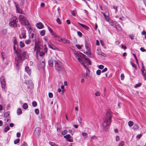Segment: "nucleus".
Instances as JSON below:
<instances>
[{
  "mask_svg": "<svg viewBox=\"0 0 146 146\" xmlns=\"http://www.w3.org/2000/svg\"><path fill=\"white\" fill-rule=\"evenodd\" d=\"M74 54L78 61L86 69V66L84 63L88 64L89 65L91 64V61L89 58H86L87 56L86 55L81 53L80 52H75Z\"/></svg>",
  "mask_w": 146,
  "mask_h": 146,
  "instance_id": "obj_1",
  "label": "nucleus"
},
{
  "mask_svg": "<svg viewBox=\"0 0 146 146\" xmlns=\"http://www.w3.org/2000/svg\"><path fill=\"white\" fill-rule=\"evenodd\" d=\"M14 52L17 55V58H15V64L17 67L18 66L19 63H21L27 58V53L26 51L22 52L21 50L20 49H17Z\"/></svg>",
  "mask_w": 146,
  "mask_h": 146,
  "instance_id": "obj_2",
  "label": "nucleus"
},
{
  "mask_svg": "<svg viewBox=\"0 0 146 146\" xmlns=\"http://www.w3.org/2000/svg\"><path fill=\"white\" fill-rule=\"evenodd\" d=\"M112 115L110 110L107 111L105 119L103 120V126L104 129L106 131L110 126Z\"/></svg>",
  "mask_w": 146,
  "mask_h": 146,
  "instance_id": "obj_3",
  "label": "nucleus"
},
{
  "mask_svg": "<svg viewBox=\"0 0 146 146\" xmlns=\"http://www.w3.org/2000/svg\"><path fill=\"white\" fill-rule=\"evenodd\" d=\"M19 21L21 24L23 26H26L29 24V22L26 17L24 15H21L19 17Z\"/></svg>",
  "mask_w": 146,
  "mask_h": 146,
  "instance_id": "obj_4",
  "label": "nucleus"
},
{
  "mask_svg": "<svg viewBox=\"0 0 146 146\" xmlns=\"http://www.w3.org/2000/svg\"><path fill=\"white\" fill-rule=\"evenodd\" d=\"M55 67L58 72H60L64 70V67L62 63L59 61H55Z\"/></svg>",
  "mask_w": 146,
  "mask_h": 146,
  "instance_id": "obj_5",
  "label": "nucleus"
},
{
  "mask_svg": "<svg viewBox=\"0 0 146 146\" xmlns=\"http://www.w3.org/2000/svg\"><path fill=\"white\" fill-rule=\"evenodd\" d=\"M18 22V20L16 17H13L11 19L9 23L10 26L13 27H16L17 23Z\"/></svg>",
  "mask_w": 146,
  "mask_h": 146,
  "instance_id": "obj_6",
  "label": "nucleus"
},
{
  "mask_svg": "<svg viewBox=\"0 0 146 146\" xmlns=\"http://www.w3.org/2000/svg\"><path fill=\"white\" fill-rule=\"evenodd\" d=\"M24 83L27 85L28 88L30 89H32L33 88L34 85L32 81L31 80L24 82Z\"/></svg>",
  "mask_w": 146,
  "mask_h": 146,
  "instance_id": "obj_7",
  "label": "nucleus"
},
{
  "mask_svg": "<svg viewBox=\"0 0 146 146\" xmlns=\"http://www.w3.org/2000/svg\"><path fill=\"white\" fill-rule=\"evenodd\" d=\"M13 42L14 44L13 46V50L14 51H15L19 49L18 45L17 44V41L16 37H14L13 38Z\"/></svg>",
  "mask_w": 146,
  "mask_h": 146,
  "instance_id": "obj_8",
  "label": "nucleus"
},
{
  "mask_svg": "<svg viewBox=\"0 0 146 146\" xmlns=\"http://www.w3.org/2000/svg\"><path fill=\"white\" fill-rule=\"evenodd\" d=\"M41 132V129L39 127H37L35 128L34 131V133L36 136H38Z\"/></svg>",
  "mask_w": 146,
  "mask_h": 146,
  "instance_id": "obj_9",
  "label": "nucleus"
},
{
  "mask_svg": "<svg viewBox=\"0 0 146 146\" xmlns=\"http://www.w3.org/2000/svg\"><path fill=\"white\" fill-rule=\"evenodd\" d=\"M64 137L66 139L67 141L69 142H72L73 139L69 134H68L64 136Z\"/></svg>",
  "mask_w": 146,
  "mask_h": 146,
  "instance_id": "obj_10",
  "label": "nucleus"
},
{
  "mask_svg": "<svg viewBox=\"0 0 146 146\" xmlns=\"http://www.w3.org/2000/svg\"><path fill=\"white\" fill-rule=\"evenodd\" d=\"M55 61H57L55 60L54 58H52L51 59H50L48 61V65L51 67H52L53 66L54 62L55 63Z\"/></svg>",
  "mask_w": 146,
  "mask_h": 146,
  "instance_id": "obj_11",
  "label": "nucleus"
},
{
  "mask_svg": "<svg viewBox=\"0 0 146 146\" xmlns=\"http://www.w3.org/2000/svg\"><path fill=\"white\" fill-rule=\"evenodd\" d=\"M36 26L39 29H42L44 27L43 25L41 22H39L36 23Z\"/></svg>",
  "mask_w": 146,
  "mask_h": 146,
  "instance_id": "obj_12",
  "label": "nucleus"
},
{
  "mask_svg": "<svg viewBox=\"0 0 146 146\" xmlns=\"http://www.w3.org/2000/svg\"><path fill=\"white\" fill-rule=\"evenodd\" d=\"M29 38L31 39H33L34 37V34L32 31H31L29 33Z\"/></svg>",
  "mask_w": 146,
  "mask_h": 146,
  "instance_id": "obj_13",
  "label": "nucleus"
},
{
  "mask_svg": "<svg viewBox=\"0 0 146 146\" xmlns=\"http://www.w3.org/2000/svg\"><path fill=\"white\" fill-rule=\"evenodd\" d=\"M25 70L27 73L29 75H30L31 74V70L29 68L28 66H26L25 67Z\"/></svg>",
  "mask_w": 146,
  "mask_h": 146,
  "instance_id": "obj_14",
  "label": "nucleus"
},
{
  "mask_svg": "<svg viewBox=\"0 0 146 146\" xmlns=\"http://www.w3.org/2000/svg\"><path fill=\"white\" fill-rule=\"evenodd\" d=\"M61 41H63V43H67L68 44L70 43V42L69 40H68L66 39L65 38H61Z\"/></svg>",
  "mask_w": 146,
  "mask_h": 146,
  "instance_id": "obj_15",
  "label": "nucleus"
},
{
  "mask_svg": "<svg viewBox=\"0 0 146 146\" xmlns=\"http://www.w3.org/2000/svg\"><path fill=\"white\" fill-rule=\"evenodd\" d=\"M78 23L79 25H80L81 26H82L84 29H86L87 30H88L89 29V28L87 26L85 25H84V24H82L79 22H78Z\"/></svg>",
  "mask_w": 146,
  "mask_h": 146,
  "instance_id": "obj_16",
  "label": "nucleus"
},
{
  "mask_svg": "<svg viewBox=\"0 0 146 146\" xmlns=\"http://www.w3.org/2000/svg\"><path fill=\"white\" fill-rule=\"evenodd\" d=\"M26 26H27V27H26V28L28 30V33H29L31 31H31L32 30V29L31 28V26L29 23V24L27 25Z\"/></svg>",
  "mask_w": 146,
  "mask_h": 146,
  "instance_id": "obj_17",
  "label": "nucleus"
},
{
  "mask_svg": "<svg viewBox=\"0 0 146 146\" xmlns=\"http://www.w3.org/2000/svg\"><path fill=\"white\" fill-rule=\"evenodd\" d=\"M15 7L16 8L17 12L18 13H22V10L21 9H20L19 7H17L16 5H15Z\"/></svg>",
  "mask_w": 146,
  "mask_h": 146,
  "instance_id": "obj_18",
  "label": "nucleus"
},
{
  "mask_svg": "<svg viewBox=\"0 0 146 146\" xmlns=\"http://www.w3.org/2000/svg\"><path fill=\"white\" fill-rule=\"evenodd\" d=\"M142 72V74L143 76L144 77V80H146V70H141Z\"/></svg>",
  "mask_w": 146,
  "mask_h": 146,
  "instance_id": "obj_19",
  "label": "nucleus"
},
{
  "mask_svg": "<svg viewBox=\"0 0 146 146\" xmlns=\"http://www.w3.org/2000/svg\"><path fill=\"white\" fill-rule=\"evenodd\" d=\"M101 13L104 15L106 21H109V17L107 16H106L105 13L103 12H102Z\"/></svg>",
  "mask_w": 146,
  "mask_h": 146,
  "instance_id": "obj_20",
  "label": "nucleus"
},
{
  "mask_svg": "<svg viewBox=\"0 0 146 146\" xmlns=\"http://www.w3.org/2000/svg\"><path fill=\"white\" fill-rule=\"evenodd\" d=\"M116 29L118 31H121V28L119 24H117L116 25Z\"/></svg>",
  "mask_w": 146,
  "mask_h": 146,
  "instance_id": "obj_21",
  "label": "nucleus"
},
{
  "mask_svg": "<svg viewBox=\"0 0 146 146\" xmlns=\"http://www.w3.org/2000/svg\"><path fill=\"white\" fill-rule=\"evenodd\" d=\"M31 42V40L29 38L28 39L26 40L25 41V43L26 44H29Z\"/></svg>",
  "mask_w": 146,
  "mask_h": 146,
  "instance_id": "obj_22",
  "label": "nucleus"
},
{
  "mask_svg": "<svg viewBox=\"0 0 146 146\" xmlns=\"http://www.w3.org/2000/svg\"><path fill=\"white\" fill-rule=\"evenodd\" d=\"M139 128V126L137 124H135L133 127V128L134 130L137 129Z\"/></svg>",
  "mask_w": 146,
  "mask_h": 146,
  "instance_id": "obj_23",
  "label": "nucleus"
},
{
  "mask_svg": "<svg viewBox=\"0 0 146 146\" xmlns=\"http://www.w3.org/2000/svg\"><path fill=\"white\" fill-rule=\"evenodd\" d=\"M2 88L3 89H5V88L6 82L1 83Z\"/></svg>",
  "mask_w": 146,
  "mask_h": 146,
  "instance_id": "obj_24",
  "label": "nucleus"
},
{
  "mask_svg": "<svg viewBox=\"0 0 146 146\" xmlns=\"http://www.w3.org/2000/svg\"><path fill=\"white\" fill-rule=\"evenodd\" d=\"M22 113V111L20 108H18L17 110V113L18 115L21 114Z\"/></svg>",
  "mask_w": 146,
  "mask_h": 146,
  "instance_id": "obj_25",
  "label": "nucleus"
},
{
  "mask_svg": "<svg viewBox=\"0 0 146 146\" xmlns=\"http://www.w3.org/2000/svg\"><path fill=\"white\" fill-rule=\"evenodd\" d=\"M4 116L7 118H8L9 117V112L7 111L4 114Z\"/></svg>",
  "mask_w": 146,
  "mask_h": 146,
  "instance_id": "obj_26",
  "label": "nucleus"
},
{
  "mask_svg": "<svg viewBox=\"0 0 146 146\" xmlns=\"http://www.w3.org/2000/svg\"><path fill=\"white\" fill-rule=\"evenodd\" d=\"M19 45V46L21 48H23L25 46V44L22 41H21L20 42Z\"/></svg>",
  "mask_w": 146,
  "mask_h": 146,
  "instance_id": "obj_27",
  "label": "nucleus"
},
{
  "mask_svg": "<svg viewBox=\"0 0 146 146\" xmlns=\"http://www.w3.org/2000/svg\"><path fill=\"white\" fill-rule=\"evenodd\" d=\"M49 38L50 36L49 35H46L44 38V39L45 41H46L47 42H48L47 41Z\"/></svg>",
  "mask_w": 146,
  "mask_h": 146,
  "instance_id": "obj_28",
  "label": "nucleus"
},
{
  "mask_svg": "<svg viewBox=\"0 0 146 146\" xmlns=\"http://www.w3.org/2000/svg\"><path fill=\"white\" fill-rule=\"evenodd\" d=\"M61 38H60L59 36L57 35L55 38H56V39L59 42H61Z\"/></svg>",
  "mask_w": 146,
  "mask_h": 146,
  "instance_id": "obj_29",
  "label": "nucleus"
},
{
  "mask_svg": "<svg viewBox=\"0 0 146 146\" xmlns=\"http://www.w3.org/2000/svg\"><path fill=\"white\" fill-rule=\"evenodd\" d=\"M0 82L1 83L3 82H6L5 81V79L4 77L2 76L0 78Z\"/></svg>",
  "mask_w": 146,
  "mask_h": 146,
  "instance_id": "obj_30",
  "label": "nucleus"
},
{
  "mask_svg": "<svg viewBox=\"0 0 146 146\" xmlns=\"http://www.w3.org/2000/svg\"><path fill=\"white\" fill-rule=\"evenodd\" d=\"M28 105L26 103H25L23 104V108L24 109H26L28 108Z\"/></svg>",
  "mask_w": 146,
  "mask_h": 146,
  "instance_id": "obj_31",
  "label": "nucleus"
},
{
  "mask_svg": "<svg viewBox=\"0 0 146 146\" xmlns=\"http://www.w3.org/2000/svg\"><path fill=\"white\" fill-rule=\"evenodd\" d=\"M45 30H43L40 31V35L42 36H44L45 34Z\"/></svg>",
  "mask_w": 146,
  "mask_h": 146,
  "instance_id": "obj_32",
  "label": "nucleus"
},
{
  "mask_svg": "<svg viewBox=\"0 0 146 146\" xmlns=\"http://www.w3.org/2000/svg\"><path fill=\"white\" fill-rule=\"evenodd\" d=\"M142 85V83L141 82H139L138 83V84H137L135 85V88H137V87H140Z\"/></svg>",
  "mask_w": 146,
  "mask_h": 146,
  "instance_id": "obj_33",
  "label": "nucleus"
},
{
  "mask_svg": "<svg viewBox=\"0 0 146 146\" xmlns=\"http://www.w3.org/2000/svg\"><path fill=\"white\" fill-rule=\"evenodd\" d=\"M128 124L129 126L132 127L133 124V123L132 121H130L128 122Z\"/></svg>",
  "mask_w": 146,
  "mask_h": 146,
  "instance_id": "obj_34",
  "label": "nucleus"
},
{
  "mask_svg": "<svg viewBox=\"0 0 146 146\" xmlns=\"http://www.w3.org/2000/svg\"><path fill=\"white\" fill-rule=\"evenodd\" d=\"M20 141V139H15L14 141V143L15 144H16L18 143Z\"/></svg>",
  "mask_w": 146,
  "mask_h": 146,
  "instance_id": "obj_35",
  "label": "nucleus"
},
{
  "mask_svg": "<svg viewBox=\"0 0 146 146\" xmlns=\"http://www.w3.org/2000/svg\"><path fill=\"white\" fill-rule=\"evenodd\" d=\"M2 32L3 34H5L7 33V31L6 29H3L2 31Z\"/></svg>",
  "mask_w": 146,
  "mask_h": 146,
  "instance_id": "obj_36",
  "label": "nucleus"
},
{
  "mask_svg": "<svg viewBox=\"0 0 146 146\" xmlns=\"http://www.w3.org/2000/svg\"><path fill=\"white\" fill-rule=\"evenodd\" d=\"M67 131L66 130H64L62 132V135H64L66 134V133H67Z\"/></svg>",
  "mask_w": 146,
  "mask_h": 146,
  "instance_id": "obj_37",
  "label": "nucleus"
},
{
  "mask_svg": "<svg viewBox=\"0 0 146 146\" xmlns=\"http://www.w3.org/2000/svg\"><path fill=\"white\" fill-rule=\"evenodd\" d=\"M70 12L72 15H73V16H76V12L75 11L71 10L70 11Z\"/></svg>",
  "mask_w": 146,
  "mask_h": 146,
  "instance_id": "obj_38",
  "label": "nucleus"
},
{
  "mask_svg": "<svg viewBox=\"0 0 146 146\" xmlns=\"http://www.w3.org/2000/svg\"><path fill=\"white\" fill-rule=\"evenodd\" d=\"M10 129L9 126H7L5 128L4 131L5 132H7Z\"/></svg>",
  "mask_w": 146,
  "mask_h": 146,
  "instance_id": "obj_39",
  "label": "nucleus"
},
{
  "mask_svg": "<svg viewBox=\"0 0 146 146\" xmlns=\"http://www.w3.org/2000/svg\"><path fill=\"white\" fill-rule=\"evenodd\" d=\"M89 76V73L88 72H86V74L85 75H84V77H85L86 78H87Z\"/></svg>",
  "mask_w": 146,
  "mask_h": 146,
  "instance_id": "obj_40",
  "label": "nucleus"
},
{
  "mask_svg": "<svg viewBox=\"0 0 146 146\" xmlns=\"http://www.w3.org/2000/svg\"><path fill=\"white\" fill-rule=\"evenodd\" d=\"M37 104L36 102L35 101H33L32 102V105L33 106L35 107L37 106Z\"/></svg>",
  "mask_w": 146,
  "mask_h": 146,
  "instance_id": "obj_41",
  "label": "nucleus"
},
{
  "mask_svg": "<svg viewBox=\"0 0 146 146\" xmlns=\"http://www.w3.org/2000/svg\"><path fill=\"white\" fill-rule=\"evenodd\" d=\"M21 35L22 37L23 38H26V35L25 33H21Z\"/></svg>",
  "mask_w": 146,
  "mask_h": 146,
  "instance_id": "obj_42",
  "label": "nucleus"
},
{
  "mask_svg": "<svg viewBox=\"0 0 146 146\" xmlns=\"http://www.w3.org/2000/svg\"><path fill=\"white\" fill-rule=\"evenodd\" d=\"M35 113L37 115L39 114V110L37 109H36L35 110Z\"/></svg>",
  "mask_w": 146,
  "mask_h": 146,
  "instance_id": "obj_43",
  "label": "nucleus"
},
{
  "mask_svg": "<svg viewBox=\"0 0 146 146\" xmlns=\"http://www.w3.org/2000/svg\"><path fill=\"white\" fill-rule=\"evenodd\" d=\"M31 41L32 42H35V44H36L37 43V40L36 39H32Z\"/></svg>",
  "mask_w": 146,
  "mask_h": 146,
  "instance_id": "obj_44",
  "label": "nucleus"
},
{
  "mask_svg": "<svg viewBox=\"0 0 146 146\" xmlns=\"http://www.w3.org/2000/svg\"><path fill=\"white\" fill-rule=\"evenodd\" d=\"M41 64L42 65V68L44 67L45 66V62L44 61H42L41 62Z\"/></svg>",
  "mask_w": 146,
  "mask_h": 146,
  "instance_id": "obj_45",
  "label": "nucleus"
},
{
  "mask_svg": "<svg viewBox=\"0 0 146 146\" xmlns=\"http://www.w3.org/2000/svg\"><path fill=\"white\" fill-rule=\"evenodd\" d=\"M47 44H48L49 47L50 48H52V46L51 45H50L51 43L50 41H48V42H47Z\"/></svg>",
  "mask_w": 146,
  "mask_h": 146,
  "instance_id": "obj_46",
  "label": "nucleus"
},
{
  "mask_svg": "<svg viewBox=\"0 0 146 146\" xmlns=\"http://www.w3.org/2000/svg\"><path fill=\"white\" fill-rule=\"evenodd\" d=\"M52 35L55 38L56 36L57 35H56L54 32H52L51 33Z\"/></svg>",
  "mask_w": 146,
  "mask_h": 146,
  "instance_id": "obj_47",
  "label": "nucleus"
},
{
  "mask_svg": "<svg viewBox=\"0 0 146 146\" xmlns=\"http://www.w3.org/2000/svg\"><path fill=\"white\" fill-rule=\"evenodd\" d=\"M49 144L51 146H57L54 143L52 142H49Z\"/></svg>",
  "mask_w": 146,
  "mask_h": 146,
  "instance_id": "obj_48",
  "label": "nucleus"
},
{
  "mask_svg": "<svg viewBox=\"0 0 146 146\" xmlns=\"http://www.w3.org/2000/svg\"><path fill=\"white\" fill-rule=\"evenodd\" d=\"M102 72L100 70H97L96 71V73L97 75H99Z\"/></svg>",
  "mask_w": 146,
  "mask_h": 146,
  "instance_id": "obj_49",
  "label": "nucleus"
},
{
  "mask_svg": "<svg viewBox=\"0 0 146 146\" xmlns=\"http://www.w3.org/2000/svg\"><path fill=\"white\" fill-rule=\"evenodd\" d=\"M56 21V22L58 23V24H61V22L59 18H57Z\"/></svg>",
  "mask_w": 146,
  "mask_h": 146,
  "instance_id": "obj_50",
  "label": "nucleus"
},
{
  "mask_svg": "<svg viewBox=\"0 0 146 146\" xmlns=\"http://www.w3.org/2000/svg\"><path fill=\"white\" fill-rule=\"evenodd\" d=\"M53 94L52 93L49 92L48 93V96L50 98H52L53 97Z\"/></svg>",
  "mask_w": 146,
  "mask_h": 146,
  "instance_id": "obj_51",
  "label": "nucleus"
},
{
  "mask_svg": "<svg viewBox=\"0 0 146 146\" xmlns=\"http://www.w3.org/2000/svg\"><path fill=\"white\" fill-rule=\"evenodd\" d=\"M124 75L123 74H122L121 75V80H123L124 79Z\"/></svg>",
  "mask_w": 146,
  "mask_h": 146,
  "instance_id": "obj_52",
  "label": "nucleus"
},
{
  "mask_svg": "<svg viewBox=\"0 0 146 146\" xmlns=\"http://www.w3.org/2000/svg\"><path fill=\"white\" fill-rule=\"evenodd\" d=\"M78 122H79L80 123H81L82 121V119H81V117H79L78 118Z\"/></svg>",
  "mask_w": 146,
  "mask_h": 146,
  "instance_id": "obj_53",
  "label": "nucleus"
},
{
  "mask_svg": "<svg viewBox=\"0 0 146 146\" xmlns=\"http://www.w3.org/2000/svg\"><path fill=\"white\" fill-rule=\"evenodd\" d=\"M82 135L83 137H86L87 136V134L86 133L83 132L82 133Z\"/></svg>",
  "mask_w": 146,
  "mask_h": 146,
  "instance_id": "obj_54",
  "label": "nucleus"
},
{
  "mask_svg": "<svg viewBox=\"0 0 146 146\" xmlns=\"http://www.w3.org/2000/svg\"><path fill=\"white\" fill-rule=\"evenodd\" d=\"M96 139V137L95 136H93L90 139V141H92L94 139Z\"/></svg>",
  "mask_w": 146,
  "mask_h": 146,
  "instance_id": "obj_55",
  "label": "nucleus"
},
{
  "mask_svg": "<svg viewBox=\"0 0 146 146\" xmlns=\"http://www.w3.org/2000/svg\"><path fill=\"white\" fill-rule=\"evenodd\" d=\"M124 145L123 141H122L119 144L118 146H123Z\"/></svg>",
  "mask_w": 146,
  "mask_h": 146,
  "instance_id": "obj_56",
  "label": "nucleus"
},
{
  "mask_svg": "<svg viewBox=\"0 0 146 146\" xmlns=\"http://www.w3.org/2000/svg\"><path fill=\"white\" fill-rule=\"evenodd\" d=\"M77 34L80 37L82 36V33L80 31H78L77 32Z\"/></svg>",
  "mask_w": 146,
  "mask_h": 146,
  "instance_id": "obj_57",
  "label": "nucleus"
},
{
  "mask_svg": "<svg viewBox=\"0 0 146 146\" xmlns=\"http://www.w3.org/2000/svg\"><path fill=\"white\" fill-rule=\"evenodd\" d=\"M48 27L49 31H50V33H52L53 32L52 29L50 27H49L48 26Z\"/></svg>",
  "mask_w": 146,
  "mask_h": 146,
  "instance_id": "obj_58",
  "label": "nucleus"
},
{
  "mask_svg": "<svg viewBox=\"0 0 146 146\" xmlns=\"http://www.w3.org/2000/svg\"><path fill=\"white\" fill-rule=\"evenodd\" d=\"M129 37L131 40H133L134 38V36L133 35H129Z\"/></svg>",
  "mask_w": 146,
  "mask_h": 146,
  "instance_id": "obj_59",
  "label": "nucleus"
},
{
  "mask_svg": "<svg viewBox=\"0 0 146 146\" xmlns=\"http://www.w3.org/2000/svg\"><path fill=\"white\" fill-rule=\"evenodd\" d=\"M95 95L96 96H100V94L98 92H96L95 93Z\"/></svg>",
  "mask_w": 146,
  "mask_h": 146,
  "instance_id": "obj_60",
  "label": "nucleus"
},
{
  "mask_svg": "<svg viewBox=\"0 0 146 146\" xmlns=\"http://www.w3.org/2000/svg\"><path fill=\"white\" fill-rule=\"evenodd\" d=\"M98 67L100 69H102L104 68V66L103 65H99Z\"/></svg>",
  "mask_w": 146,
  "mask_h": 146,
  "instance_id": "obj_61",
  "label": "nucleus"
},
{
  "mask_svg": "<svg viewBox=\"0 0 146 146\" xmlns=\"http://www.w3.org/2000/svg\"><path fill=\"white\" fill-rule=\"evenodd\" d=\"M44 54V52H40V56H42Z\"/></svg>",
  "mask_w": 146,
  "mask_h": 146,
  "instance_id": "obj_62",
  "label": "nucleus"
},
{
  "mask_svg": "<svg viewBox=\"0 0 146 146\" xmlns=\"http://www.w3.org/2000/svg\"><path fill=\"white\" fill-rule=\"evenodd\" d=\"M107 70V68H105L101 72L102 73L104 72Z\"/></svg>",
  "mask_w": 146,
  "mask_h": 146,
  "instance_id": "obj_63",
  "label": "nucleus"
},
{
  "mask_svg": "<svg viewBox=\"0 0 146 146\" xmlns=\"http://www.w3.org/2000/svg\"><path fill=\"white\" fill-rule=\"evenodd\" d=\"M16 136H17V137H18V138L20 137L21 136L20 133L19 132L17 133Z\"/></svg>",
  "mask_w": 146,
  "mask_h": 146,
  "instance_id": "obj_64",
  "label": "nucleus"
}]
</instances>
